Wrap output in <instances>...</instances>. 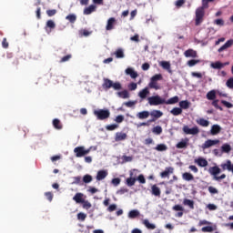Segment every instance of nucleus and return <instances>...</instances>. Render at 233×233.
Returning <instances> with one entry per match:
<instances>
[{
  "mask_svg": "<svg viewBox=\"0 0 233 233\" xmlns=\"http://www.w3.org/2000/svg\"><path fill=\"white\" fill-rule=\"evenodd\" d=\"M140 216V212L137 209H133L127 213V218L130 219H135Z\"/></svg>",
  "mask_w": 233,
  "mask_h": 233,
  "instance_id": "nucleus-27",
  "label": "nucleus"
},
{
  "mask_svg": "<svg viewBox=\"0 0 233 233\" xmlns=\"http://www.w3.org/2000/svg\"><path fill=\"white\" fill-rule=\"evenodd\" d=\"M160 66L161 67L164 68V70H167V71L171 70V64H169V62L163 61L160 63Z\"/></svg>",
  "mask_w": 233,
  "mask_h": 233,
  "instance_id": "nucleus-46",
  "label": "nucleus"
},
{
  "mask_svg": "<svg viewBox=\"0 0 233 233\" xmlns=\"http://www.w3.org/2000/svg\"><path fill=\"white\" fill-rule=\"evenodd\" d=\"M116 58H124V51L121 48H118L115 52Z\"/></svg>",
  "mask_w": 233,
  "mask_h": 233,
  "instance_id": "nucleus-48",
  "label": "nucleus"
},
{
  "mask_svg": "<svg viewBox=\"0 0 233 233\" xmlns=\"http://www.w3.org/2000/svg\"><path fill=\"white\" fill-rule=\"evenodd\" d=\"M214 24L218 25V26H223L224 25V20L223 19H216L214 21Z\"/></svg>",
  "mask_w": 233,
  "mask_h": 233,
  "instance_id": "nucleus-64",
  "label": "nucleus"
},
{
  "mask_svg": "<svg viewBox=\"0 0 233 233\" xmlns=\"http://www.w3.org/2000/svg\"><path fill=\"white\" fill-rule=\"evenodd\" d=\"M207 99L209 101H214L216 99V91L210 90L209 92H208Z\"/></svg>",
  "mask_w": 233,
  "mask_h": 233,
  "instance_id": "nucleus-37",
  "label": "nucleus"
},
{
  "mask_svg": "<svg viewBox=\"0 0 233 233\" xmlns=\"http://www.w3.org/2000/svg\"><path fill=\"white\" fill-rule=\"evenodd\" d=\"M137 88V84L132 82L131 84L127 85V89H129V91H135Z\"/></svg>",
  "mask_w": 233,
  "mask_h": 233,
  "instance_id": "nucleus-51",
  "label": "nucleus"
},
{
  "mask_svg": "<svg viewBox=\"0 0 233 233\" xmlns=\"http://www.w3.org/2000/svg\"><path fill=\"white\" fill-rule=\"evenodd\" d=\"M167 149H168V147L164 144L157 145L155 147V150L157 151V152H165Z\"/></svg>",
  "mask_w": 233,
  "mask_h": 233,
  "instance_id": "nucleus-40",
  "label": "nucleus"
},
{
  "mask_svg": "<svg viewBox=\"0 0 233 233\" xmlns=\"http://www.w3.org/2000/svg\"><path fill=\"white\" fill-rule=\"evenodd\" d=\"M77 16L76 15L74 14H70L66 16V20L69 21V23L74 24L75 22H76Z\"/></svg>",
  "mask_w": 233,
  "mask_h": 233,
  "instance_id": "nucleus-39",
  "label": "nucleus"
},
{
  "mask_svg": "<svg viewBox=\"0 0 233 233\" xmlns=\"http://www.w3.org/2000/svg\"><path fill=\"white\" fill-rule=\"evenodd\" d=\"M182 179L186 180L187 182H191L192 180H194V175L189 172H186L182 174Z\"/></svg>",
  "mask_w": 233,
  "mask_h": 233,
  "instance_id": "nucleus-30",
  "label": "nucleus"
},
{
  "mask_svg": "<svg viewBox=\"0 0 233 233\" xmlns=\"http://www.w3.org/2000/svg\"><path fill=\"white\" fill-rule=\"evenodd\" d=\"M152 133L155 135H161L163 133V128H161L160 126H157V127H153Z\"/></svg>",
  "mask_w": 233,
  "mask_h": 233,
  "instance_id": "nucleus-45",
  "label": "nucleus"
},
{
  "mask_svg": "<svg viewBox=\"0 0 233 233\" xmlns=\"http://www.w3.org/2000/svg\"><path fill=\"white\" fill-rule=\"evenodd\" d=\"M126 74L127 76H131L132 79H137V77L138 76V74L137 72H135L134 69H132V68H127Z\"/></svg>",
  "mask_w": 233,
  "mask_h": 233,
  "instance_id": "nucleus-31",
  "label": "nucleus"
},
{
  "mask_svg": "<svg viewBox=\"0 0 233 233\" xmlns=\"http://www.w3.org/2000/svg\"><path fill=\"white\" fill-rule=\"evenodd\" d=\"M149 116L155 117V119H159L161 116H163V112L160 110H153L149 113Z\"/></svg>",
  "mask_w": 233,
  "mask_h": 233,
  "instance_id": "nucleus-28",
  "label": "nucleus"
},
{
  "mask_svg": "<svg viewBox=\"0 0 233 233\" xmlns=\"http://www.w3.org/2000/svg\"><path fill=\"white\" fill-rule=\"evenodd\" d=\"M123 121H124V116H123V115H118L117 116H116V119H115V122H116V123L120 124V123H123Z\"/></svg>",
  "mask_w": 233,
  "mask_h": 233,
  "instance_id": "nucleus-62",
  "label": "nucleus"
},
{
  "mask_svg": "<svg viewBox=\"0 0 233 233\" xmlns=\"http://www.w3.org/2000/svg\"><path fill=\"white\" fill-rule=\"evenodd\" d=\"M83 182L84 184H89L92 182V176L89 174H86L83 177Z\"/></svg>",
  "mask_w": 233,
  "mask_h": 233,
  "instance_id": "nucleus-49",
  "label": "nucleus"
},
{
  "mask_svg": "<svg viewBox=\"0 0 233 233\" xmlns=\"http://www.w3.org/2000/svg\"><path fill=\"white\" fill-rule=\"evenodd\" d=\"M103 88L106 90L113 88L114 90L117 91L121 89V84L119 82H113L112 80H109L108 78L103 79Z\"/></svg>",
  "mask_w": 233,
  "mask_h": 233,
  "instance_id": "nucleus-3",
  "label": "nucleus"
},
{
  "mask_svg": "<svg viewBox=\"0 0 233 233\" xmlns=\"http://www.w3.org/2000/svg\"><path fill=\"white\" fill-rule=\"evenodd\" d=\"M220 167H221L222 171L228 170V172H232V174H233V164L230 160H227V161H225V163H222L220 165Z\"/></svg>",
  "mask_w": 233,
  "mask_h": 233,
  "instance_id": "nucleus-8",
  "label": "nucleus"
},
{
  "mask_svg": "<svg viewBox=\"0 0 233 233\" xmlns=\"http://www.w3.org/2000/svg\"><path fill=\"white\" fill-rule=\"evenodd\" d=\"M218 143H220V140L218 139H216V140L208 139L207 141L204 142V144H202L201 148L207 149V148H209L210 147H214L215 145H218Z\"/></svg>",
  "mask_w": 233,
  "mask_h": 233,
  "instance_id": "nucleus-9",
  "label": "nucleus"
},
{
  "mask_svg": "<svg viewBox=\"0 0 233 233\" xmlns=\"http://www.w3.org/2000/svg\"><path fill=\"white\" fill-rule=\"evenodd\" d=\"M182 204L187 206V208H189L190 209H195V202L192 199L186 198V199H184Z\"/></svg>",
  "mask_w": 233,
  "mask_h": 233,
  "instance_id": "nucleus-29",
  "label": "nucleus"
},
{
  "mask_svg": "<svg viewBox=\"0 0 233 233\" xmlns=\"http://www.w3.org/2000/svg\"><path fill=\"white\" fill-rule=\"evenodd\" d=\"M227 87L229 88V89H233V78L228 79Z\"/></svg>",
  "mask_w": 233,
  "mask_h": 233,
  "instance_id": "nucleus-63",
  "label": "nucleus"
},
{
  "mask_svg": "<svg viewBox=\"0 0 233 233\" xmlns=\"http://www.w3.org/2000/svg\"><path fill=\"white\" fill-rule=\"evenodd\" d=\"M195 163L198 164L200 167H208V161H207V159L203 157H198V159H195Z\"/></svg>",
  "mask_w": 233,
  "mask_h": 233,
  "instance_id": "nucleus-17",
  "label": "nucleus"
},
{
  "mask_svg": "<svg viewBox=\"0 0 233 233\" xmlns=\"http://www.w3.org/2000/svg\"><path fill=\"white\" fill-rule=\"evenodd\" d=\"M212 106H215L216 109H218L220 111H223V107L218 106V99L213 100Z\"/></svg>",
  "mask_w": 233,
  "mask_h": 233,
  "instance_id": "nucleus-57",
  "label": "nucleus"
},
{
  "mask_svg": "<svg viewBox=\"0 0 233 233\" xmlns=\"http://www.w3.org/2000/svg\"><path fill=\"white\" fill-rule=\"evenodd\" d=\"M56 13H57L56 9L46 10V15H48V17H52V16L56 15Z\"/></svg>",
  "mask_w": 233,
  "mask_h": 233,
  "instance_id": "nucleus-54",
  "label": "nucleus"
},
{
  "mask_svg": "<svg viewBox=\"0 0 233 233\" xmlns=\"http://www.w3.org/2000/svg\"><path fill=\"white\" fill-rule=\"evenodd\" d=\"M230 150H232V148L230 147V146L228 144L222 145V147H221L222 153L228 154L230 152Z\"/></svg>",
  "mask_w": 233,
  "mask_h": 233,
  "instance_id": "nucleus-43",
  "label": "nucleus"
},
{
  "mask_svg": "<svg viewBox=\"0 0 233 233\" xmlns=\"http://www.w3.org/2000/svg\"><path fill=\"white\" fill-rule=\"evenodd\" d=\"M215 228L212 226H207L205 228H201L202 233H212L214 232Z\"/></svg>",
  "mask_w": 233,
  "mask_h": 233,
  "instance_id": "nucleus-42",
  "label": "nucleus"
},
{
  "mask_svg": "<svg viewBox=\"0 0 233 233\" xmlns=\"http://www.w3.org/2000/svg\"><path fill=\"white\" fill-rule=\"evenodd\" d=\"M93 115L97 118V120L105 121L106 119L109 118L111 113L108 109H98L93 111Z\"/></svg>",
  "mask_w": 233,
  "mask_h": 233,
  "instance_id": "nucleus-4",
  "label": "nucleus"
},
{
  "mask_svg": "<svg viewBox=\"0 0 233 233\" xmlns=\"http://www.w3.org/2000/svg\"><path fill=\"white\" fill-rule=\"evenodd\" d=\"M228 65H229L228 62H227L225 64H223L221 62H215V63H212V65H210V66H212L213 69L220 70L225 66H228Z\"/></svg>",
  "mask_w": 233,
  "mask_h": 233,
  "instance_id": "nucleus-25",
  "label": "nucleus"
},
{
  "mask_svg": "<svg viewBox=\"0 0 233 233\" xmlns=\"http://www.w3.org/2000/svg\"><path fill=\"white\" fill-rule=\"evenodd\" d=\"M106 176H108V172H106V170H98L97 174L96 175V180L101 181L106 179Z\"/></svg>",
  "mask_w": 233,
  "mask_h": 233,
  "instance_id": "nucleus-15",
  "label": "nucleus"
},
{
  "mask_svg": "<svg viewBox=\"0 0 233 233\" xmlns=\"http://www.w3.org/2000/svg\"><path fill=\"white\" fill-rule=\"evenodd\" d=\"M215 0H202V5L195 11V25L199 26L204 22L206 16V9H208V3H213Z\"/></svg>",
  "mask_w": 233,
  "mask_h": 233,
  "instance_id": "nucleus-1",
  "label": "nucleus"
},
{
  "mask_svg": "<svg viewBox=\"0 0 233 233\" xmlns=\"http://www.w3.org/2000/svg\"><path fill=\"white\" fill-rule=\"evenodd\" d=\"M44 196H46V199H48L49 202H51L52 199L54 198V194H52L51 191L46 192Z\"/></svg>",
  "mask_w": 233,
  "mask_h": 233,
  "instance_id": "nucleus-58",
  "label": "nucleus"
},
{
  "mask_svg": "<svg viewBox=\"0 0 233 233\" xmlns=\"http://www.w3.org/2000/svg\"><path fill=\"white\" fill-rule=\"evenodd\" d=\"M95 11H96V5H91L84 9V15H90Z\"/></svg>",
  "mask_w": 233,
  "mask_h": 233,
  "instance_id": "nucleus-23",
  "label": "nucleus"
},
{
  "mask_svg": "<svg viewBox=\"0 0 233 233\" xmlns=\"http://www.w3.org/2000/svg\"><path fill=\"white\" fill-rule=\"evenodd\" d=\"M198 63H200V60H195V59H192V60H189L187 62V66L189 67H194L196 65H198Z\"/></svg>",
  "mask_w": 233,
  "mask_h": 233,
  "instance_id": "nucleus-50",
  "label": "nucleus"
},
{
  "mask_svg": "<svg viewBox=\"0 0 233 233\" xmlns=\"http://www.w3.org/2000/svg\"><path fill=\"white\" fill-rule=\"evenodd\" d=\"M119 127V125H116V124H113V125H108L106 127V130H109V131H113V130H116V128Z\"/></svg>",
  "mask_w": 233,
  "mask_h": 233,
  "instance_id": "nucleus-53",
  "label": "nucleus"
},
{
  "mask_svg": "<svg viewBox=\"0 0 233 233\" xmlns=\"http://www.w3.org/2000/svg\"><path fill=\"white\" fill-rule=\"evenodd\" d=\"M182 132L186 135H192V136H196L198 135V133H200V130L198 129V127L189 128L187 125H185L182 127Z\"/></svg>",
  "mask_w": 233,
  "mask_h": 233,
  "instance_id": "nucleus-7",
  "label": "nucleus"
},
{
  "mask_svg": "<svg viewBox=\"0 0 233 233\" xmlns=\"http://www.w3.org/2000/svg\"><path fill=\"white\" fill-rule=\"evenodd\" d=\"M181 113H183V110L180 107H174L172 110H170V114L175 116H180Z\"/></svg>",
  "mask_w": 233,
  "mask_h": 233,
  "instance_id": "nucleus-38",
  "label": "nucleus"
},
{
  "mask_svg": "<svg viewBox=\"0 0 233 233\" xmlns=\"http://www.w3.org/2000/svg\"><path fill=\"white\" fill-rule=\"evenodd\" d=\"M149 112L148 111H141V112H138L137 116L138 119H147L149 117Z\"/></svg>",
  "mask_w": 233,
  "mask_h": 233,
  "instance_id": "nucleus-32",
  "label": "nucleus"
},
{
  "mask_svg": "<svg viewBox=\"0 0 233 233\" xmlns=\"http://www.w3.org/2000/svg\"><path fill=\"white\" fill-rule=\"evenodd\" d=\"M127 136L126 133L117 132V133H116V136H115V141L116 142L125 141L127 139Z\"/></svg>",
  "mask_w": 233,
  "mask_h": 233,
  "instance_id": "nucleus-19",
  "label": "nucleus"
},
{
  "mask_svg": "<svg viewBox=\"0 0 233 233\" xmlns=\"http://www.w3.org/2000/svg\"><path fill=\"white\" fill-rule=\"evenodd\" d=\"M77 158H82L91 152V148L86 149L85 147H76L73 149Z\"/></svg>",
  "mask_w": 233,
  "mask_h": 233,
  "instance_id": "nucleus-6",
  "label": "nucleus"
},
{
  "mask_svg": "<svg viewBox=\"0 0 233 233\" xmlns=\"http://www.w3.org/2000/svg\"><path fill=\"white\" fill-rule=\"evenodd\" d=\"M163 80V76L161 74H156L150 78L149 84H147V88L148 89H155V90H159L160 86L157 82Z\"/></svg>",
  "mask_w": 233,
  "mask_h": 233,
  "instance_id": "nucleus-2",
  "label": "nucleus"
},
{
  "mask_svg": "<svg viewBox=\"0 0 233 233\" xmlns=\"http://www.w3.org/2000/svg\"><path fill=\"white\" fill-rule=\"evenodd\" d=\"M136 181H138L140 184H146V178L144 177L143 174L138 175L137 178H136Z\"/></svg>",
  "mask_w": 233,
  "mask_h": 233,
  "instance_id": "nucleus-56",
  "label": "nucleus"
},
{
  "mask_svg": "<svg viewBox=\"0 0 233 233\" xmlns=\"http://www.w3.org/2000/svg\"><path fill=\"white\" fill-rule=\"evenodd\" d=\"M188 147V138L181 140L176 145V148L186 149Z\"/></svg>",
  "mask_w": 233,
  "mask_h": 233,
  "instance_id": "nucleus-21",
  "label": "nucleus"
},
{
  "mask_svg": "<svg viewBox=\"0 0 233 233\" xmlns=\"http://www.w3.org/2000/svg\"><path fill=\"white\" fill-rule=\"evenodd\" d=\"M208 172H209V174L212 176H218L221 173V169L218 166H215V167H209Z\"/></svg>",
  "mask_w": 233,
  "mask_h": 233,
  "instance_id": "nucleus-26",
  "label": "nucleus"
},
{
  "mask_svg": "<svg viewBox=\"0 0 233 233\" xmlns=\"http://www.w3.org/2000/svg\"><path fill=\"white\" fill-rule=\"evenodd\" d=\"M137 101H127L126 103H124V106H126L127 107H134L135 105H137Z\"/></svg>",
  "mask_w": 233,
  "mask_h": 233,
  "instance_id": "nucleus-55",
  "label": "nucleus"
},
{
  "mask_svg": "<svg viewBox=\"0 0 233 233\" xmlns=\"http://www.w3.org/2000/svg\"><path fill=\"white\" fill-rule=\"evenodd\" d=\"M178 103V96H175L173 97H170L169 99L166 100L165 105H175Z\"/></svg>",
  "mask_w": 233,
  "mask_h": 233,
  "instance_id": "nucleus-33",
  "label": "nucleus"
},
{
  "mask_svg": "<svg viewBox=\"0 0 233 233\" xmlns=\"http://www.w3.org/2000/svg\"><path fill=\"white\" fill-rule=\"evenodd\" d=\"M149 96V88L144 87V89H141L140 92H138V97H140L141 101L147 99V97Z\"/></svg>",
  "mask_w": 233,
  "mask_h": 233,
  "instance_id": "nucleus-13",
  "label": "nucleus"
},
{
  "mask_svg": "<svg viewBox=\"0 0 233 233\" xmlns=\"http://www.w3.org/2000/svg\"><path fill=\"white\" fill-rule=\"evenodd\" d=\"M147 103L150 106H159V105H165L166 99L160 97V96H153L150 97H147Z\"/></svg>",
  "mask_w": 233,
  "mask_h": 233,
  "instance_id": "nucleus-5",
  "label": "nucleus"
},
{
  "mask_svg": "<svg viewBox=\"0 0 233 233\" xmlns=\"http://www.w3.org/2000/svg\"><path fill=\"white\" fill-rule=\"evenodd\" d=\"M150 193L153 196H155L156 198H160V196H161V190H160L159 187H157V185L152 186Z\"/></svg>",
  "mask_w": 233,
  "mask_h": 233,
  "instance_id": "nucleus-18",
  "label": "nucleus"
},
{
  "mask_svg": "<svg viewBox=\"0 0 233 233\" xmlns=\"http://www.w3.org/2000/svg\"><path fill=\"white\" fill-rule=\"evenodd\" d=\"M71 58H72V55H66V56L61 57L60 63L63 64V63L68 62L69 60H71Z\"/></svg>",
  "mask_w": 233,
  "mask_h": 233,
  "instance_id": "nucleus-52",
  "label": "nucleus"
},
{
  "mask_svg": "<svg viewBox=\"0 0 233 233\" xmlns=\"http://www.w3.org/2000/svg\"><path fill=\"white\" fill-rule=\"evenodd\" d=\"M232 46H233V39L228 40L227 42H225L224 45H222L220 48H218V53L224 52L227 49L230 48Z\"/></svg>",
  "mask_w": 233,
  "mask_h": 233,
  "instance_id": "nucleus-14",
  "label": "nucleus"
},
{
  "mask_svg": "<svg viewBox=\"0 0 233 233\" xmlns=\"http://www.w3.org/2000/svg\"><path fill=\"white\" fill-rule=\"evenodd\" d=\"M196 123H198V125H200L204 127H207L209 126V121L208 120H206L205 118H200V119H198L196 121Z\"/></svg>",
  "mask_w": 233,
  "mask_h": 233,
  "instance_id": "nucleus-36",
  "label": "nucleus"
},
{
  "mask_svg": "<svg viewBox=\"0 0 233 233\" xmlns=\"http://www.w3.org/2000/svg\"><path fill=\"white\" fill-rule=\"evenodd\" d=\"M184 56H186L187 58H197L198 53L194 49L189 48L184 52Z\"/></svg>",
  "mask_w": 233,
  "mask_h": 233,
  "instance_id": "nucleus-16",
  "label": "nucleus"
},
{
  "mask_svg": "<svg viewBox=\"0 0 233 233\" xmlns=\"http://www.w3.org/2000/svg\"><path fill=\"white\" fill-rule=\"evenodd\" d=\"M80 36H89V35H91V32L83 29L79 32Z\"/></svg>",
  "mask_w": 233,
  "mask_h": 233,
  "instance_id": "nucleus-60",
  "label": "nucleus"
},
{
  "mask_svg": "<svg viewBox=\"0 0 233 233\" xmlns=\"http://www.w3.org/2000/svg\"><path fill=\"white\" fill-rule=\"evenodd\" d=\"M170 174H174V167H167L166 170L160 173V177L166 178L168 177Z\"/></svg>",
  "mask_w": 233,
  "mask_h": 233,
  "instance_id": "nucleus-20",
  "label": "nucleus"
},
{
  "mask_svg": "<svg viewBox=\"0 0 233 233\" xmlns=\"http://www.w3.org/2000/svg\"><path fill=\"white\" fill-rule=\"evenodd\" d=\"M116 25V19L115 17H111L106 21V30L111 31L114 30L115 26Z\"/></svg>",
  "mask_w": 233,
  "mask_h": 233,
  "instance_id": "nucleus-10",
  "label": "nucleus"
},
{
  "mask_svg": "<svg viewBox=\"0 0 233 233\" xmlns=\"http://www.w3.org/2000/svg\"><path fill=\"white\" fill-rule=\"evenodd\" d=\"M73 201L76 202L77 204L85 203V194L83 193H76L75 197H73Z\"/></svg>",
  "mask_w": 233,
  "mask_h": 233,
  "instance_id": "nucleus-12",
  "label": "nucleus"
},
{
  "mask_svg": "<svg viewBox=\"0 0 233 233\" xmlns=\"http://www.w3.org/2000/svg\"><path fill=\"white\" fill-rule=\"evenodd\" d=\"M137 169H133L130 173H129V176L131 177L129 178H127V186L131 187L133 186H135V183H137V178H134V173L133 172H137Z\"/></svg>",
  "mask_w": 233,
  "mask_h": 233,
  "instance_id": "nucleus-11",
  "label": "nucleus"
},
{
  "mask_svg": "<svg viewBox=\"0 0 233 233\" xmlns=\"http://www.w3.org/2000/svg\"><path fill=\"white\" fill-rule=\"evenodd\" d=\"M52 125H54V127L57 130H62L63 128V125L59 119H54V121H52Z\"/></svg>",
  "mask_w": 233,
  "mask_h": 233,
  "instance_id": "nucleus-34",
  "label": "nucleus"
},
{
  "mask_svg": "<svg viewBox=\"0 0 233 233\" xmlns=\"http://www.w3.org/2000/svg\"><path fill=\"white\" fill-rule=\"evenodd\" d=\"M56 27V25L55 24L54 21H52V20L46 21V28H49L51 30H54Z\"/></svg>",
  "mask_w": 233,
  "mask_h": 233,
  "instance_id": "nucleus-44",
  "label": "nucleus"
},
{
  "mask_svg": "<svg viewBox=\"0 0 233 233\" xmlns=\"http://www.w3.org/2000/svg\"><path fill=\"white\" fill-rule=\"evenodd\" d=\"M221 132V127L219 125H213L212 127L210 128V135L216 136L220 134Z\"/></svg>",
  "mask_w": 233,
  "mask_h": 233,
  "instance_id": "nucleus-24",
  "label": "nucleus"
},
{
  "mask_svg": "<svg viewBox=\"0 0 233 233\" xmlns=\"http://www.w3.org/2000/svg\"><path fill=\"white\" fill-rule=\"evenodd\" d=\"M143 224L147 229L154 230L156 228V226L152 223H149L148 219H144Z\"/></svg>",
  "mask_w": 233,
  "mask_h": 233,
  "instance_id": "nucleus-41",
  "label": "nucleus"
},
{
  "mask_svg": "<svg viewBox=\"0 0 233 233\" xmlns=\"http://www.w3.org/2000/svg\"><path fill=\"white\" fill-rule=\"evenodd\" d=\"M86 218V215L85 213L80 212L77 214V219L79 221H85Z\"/></svg>",
  "mask_w": 233,
  "mask_h": 233,
  "instance_id": "nucleus-59",
  "label": "nucleus"
},
{
  "mask_svg": "<svg viewBox=\"0 0 233 233\" xmlns=\"http://www.w3.org/2000/svg\"><path fill=\"white\" fill-rule=\"evenodd\" d=\"M186 4V0H177L176 1V7L180 8L183 6V5Z\"/></svg>",
  "mask_w": 233,
  "mask_h": 233,
  "instance_id": "nucleus-61",
  "label": "nucleus"
},
{
  "mask_svg": "<svg viewBox=\"0 0 233 233\" xmlns=\"http://www.w3.org/2000/svg\"><path fill=\"white\" fill-rule=\"evenodd\" d=\"M172 209H173V211H180L177 214H176V218L183 217L184 208L182 206H180V205L173 206Z\"/></svg>",
  "mask_w": 233,
  "mask_h": 233,
  "instance_id": "nucleus-22",
  "label": "nucleus"
},
{
  "mask_svg": "<svg viewBox=\"0 0 233 233\" xmlns=\"http://www.w3.org/2000/svg\"><path fill=\"white\" fill-rule=\"evenodd\" d=\"M118 97L122 99H128L129 98V93L127 90H123L117 93Z\"/></svg>",
  "mask_w": 233,
  "mask_h": 233,
  "instance_id": "nucleus-35",
  "label": "nucleus"
},
{
  "mask_svg": "<svg viewBox=\"0 0 233 233\" xmlns=\"http://www.w3.org/2000/svg\"><path fill=\"white\" fill-rule=\"evenodd\" d=\"M179 106H180V109H188L189 102L187 100L180 101Z\"/></svg>",
  "mask_w": 233,
  "mask_h": 233,
  "instance_id": "nucleus-47",
  "label": "nucleus"
}]
</instances>
